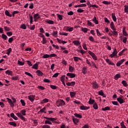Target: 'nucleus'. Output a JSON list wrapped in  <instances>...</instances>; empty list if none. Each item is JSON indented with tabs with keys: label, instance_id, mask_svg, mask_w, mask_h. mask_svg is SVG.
<instances>
[{
	"label": "nucleus",
	"instance_id": "1",
	"mask_svg": "<svg viewBox=\"0 0 128 128\" xmlns=\"http://www.w3.org/2000/svg\"><path fill=\"white\" fill-rule=\"evenodd\" d=\"M26 110H21L20 112L16 113V115L17 116H18V118H20L22 120H23V122H26V118L24 116H26Z\"/></svg>",
	"mask_w": 128,
	"mask_h": 128
},
{
	"label": "nucleus",
	"instance_id": "2",
	"mask_svg": "<svg viewBox=\"0 0 128 128\" xmlns=\"http://www.w3.org/2000/svg\"><path fill=\"white\" fill-rule=\"evenodd\" d=\"M44 118H46V120H45L44 122L45 124L52 125V122H54V120H56V118L44 117Z\"/></svg>",
	"mask_w": 128,
	"mask_h": 128
},
{
	"label": "nucleus",
	"instance_id": "3",
	"mask_svg": "<svg viewBox=\"0 0 128 128\" xmlns=\"http://www.w3.org/2000/svg\"><path fill=\"white\" fill-rule=\"evenodd\" d=\"M56 104L58 108H60V106H64V104H66V102L63 100L59 99L56 101Z\"/></svg>",
	"mask_w": 128,
	"mask_h": 128
},
{
	"label": "nucleus",
	"instance_id": "4",
	"mask_svg": "<svg viewBox=\"0 0 128 128\" xmlns=\"http://www.w3.org/2000/svg\"><path fill=\"white\" fill-rule=\"evenodd\" d=\"M88 54H90V56H92L93 60H98V58L94 53L92 52V51H88Z\"/></svg>",
	"mask_w": 128,
	"mask_h": 128
},
{
	"label": "nucleus",
	"instance_id": "5",
	"mask_svg": "<svg viewBox=\"0 0 128 128\" xmlns=\"http://www.w3.org/2000/svg\"><path fill=\"white\" fill-rule=\"evenodd\" d=\"M117 100L118 102H119L120 104H124V102H125L124 100V97H122V96L117 98Z\"/></svg>",
	"mask_w": 128,
	"mask_h": 128
},
{
	"label": "nucleus",
	"instance_id": "6",
	"mask_svg": "<svg viewBox=\"0 0 128 128\" xmlns=\"http://www.w3.org/2000/svg\"><path fill=\"white\" fill-rule=\"evenodd\" d=\"M28 98L32 102H34V100L36 98V96L30 95L28 96Z\"/></svg>",
	"mask_w": 128,
	"mask_h": 128
},
{
	"label": "nucleus",
	"instance_id": "7",
	"mask_svg": "<svg viewBox=\"0 0 128 128\" xmlns=\"http://www.w3.org/2000/svg\"><path fill=\"white\" fill-rule=\"evenodd\" d=\"M126 62L125 59H122L120 61L117 62L116 66H120L121 64H124Z\"/></svg>",
	"mask_w": 128,
	"mask_h": 128
},
{
	"label": "nucleus",
	"instance_id": "8",
	"mask_svg": "<svg viewBox=\"0 0 128 128\" xmlns=\"http://www.w3.org/2000/svg\"><path fill=\"white\" fill-rule=\"evenodd\" d=\"M40 18V14H34V22H36V20H38Z\"/></svg>",
	"mask_w": 128,
	"mask_h": 128
},
{
	"label": "nucleus",
	"instance_id": "9",
	"mask_svg": "<svg viewBox=\"0 0 128 128\" xmlns=\"http://www.w3.org/2000/svg\"><path fill=\"white\" fill-rule=\"evenodd\" d=\"M116 54H118V51L116 50V49H114V52L110 55V58H114V56H116Z\"/></svg>",
	"mask_w": 128,
	"mask_h": 128
},
{
	"label": "nucleus",
	"instance_id": "10",
	"mask_svg": "<svg viewBox=\"0 0 128 128\" xmlns=\"http://www.w3.org/2000/svg\"><path fill=\"white\" fill-rule=\"evenodd\" d=\"M7 100L8 104H10V106H11L12 108H13V106H14V102H12V100L10 98H7Z\"/></svg>",
	"mask_w": 128,
	"mask_h": 128
},
{
	"label": "nucleus",
	"instance_id": "11",
	"mask_svg": "<svg viewBox=\"0 0 128 128\" xmlns=\"http://www.w3.org/2000/svg\"><path fill=\"white\" fill-rule=\"evenodd\" d=\"M92 88L94 90H96V88H98V84L96 82H92Z\"/></svg>",
	"mask_w": 128,
	"mask_h": 128
},
{
	"label": "nucleus",
	"instance_id": "12",
	"mask_svg": "<svg viewBox=\"0 0 128 128\" xmlns=\"http://www.w3.org/2000/svg\"><path fill=\"white\" fill-rule=\"evenodd\" d=\"M86 4H80L78 5H76L74 6V8H86Z\"/></svg>",
	"mask_w": 128,
	"mask_h": 128
},
{
	"label": "nucleus",
	"instance_id": "13",
	"mask_svg": "<svg viewBox=\"0 0 128 128\" xmlns=\"http://www.w3.org/2000/svg\"><path fill=\"white\" fill-rule=\"evenodd\" d=\"M68 76H70L71 78H76V74L74 73H68L66 74Z\"/></svg>",
	"mask_w": 128,
	"mask_h": 128
},
{
	"label": "nucleus",
	"instance_id": "14",
	"mask_svg": "<svg viewBox=\"0 0 128 128\" xmlns=\"http://www.w3.org/2000/svg\"><path fill=\"white\" fill-rule=\"evenodd\" d=\"M88 108H90V107L84 106H82L80 107V110H88Z\"/></svg>",
	"mask_w": 128,
	"mask_h": 128
},
{
	"label": "nucleus",
	"instance_id": "15",
	"mask_svg": "<svg viewBox=\"0 0 128 128\" xmlns=\"http://www.w3.org/2000/svg\"><path fill=\"white\" fill-rule=\"evenodd\" d=\"M106 62L108 64H110L111 66H116V64H114V63L112 62V60H110V59H106Z\"/></svg>",
	"mask_w": 128,
	"mask_h": 128
},
{
	"label": "nucleus",
	"instance_id": "16",
	"mask_svg": "<svg viewBox=\"0 0 128 128\" xmlns=\"http://www.w3.org/2000/svg\"><path fill=\"white\" fill-rule=\"evenodd\" d=\"M66 86H74V84H76V82H67L66 84Z\"/></svg>",
	"mask_w": 128,
	"mask_h": 128
},
{
	"label": "nucleus",
	"instance_id": "17",
	"mask_svg": "<svg viewBox=\"0 0 128 128\" xmlns=\"http://www.w3.org/2000/svg\"><path fill=\"white\" fill-rule=\"evenodd\" d=\"M122 34H123V35L124 36H128V33L126 32V27H124L122 28Z\"/></svg>",
	"mask_w": 128,
	"mask_h": 128
},
{
	"label": "nucleus",
	"instance_id": "18",
	"mask_svg": "<svg viewBox=\"0 0 128 128\" xmlns=\"http://www.w3.org/2000/svg\"><path fill=\"white\" fill-rule=\"evenodd\" d=\"M36 72L38 76H42L44 75V73H42V72L40 70H37L36 71Z\"/></svg>",
	"mask_w": 128,
	"mask_h": 128
},
{
	"label": "nucleus",
	"instance_id": "19",
	"mask_svg": "<svg viewBox=\"0 0 128 128\" xmlns=\"http://www.w3.org/2000/svg\"><path fill=\"white\" fill-rule=\"evenodd\" d=\"M66 32H72L74 30V28L73 27H70V26H66Z\"/></svg>",
	"mask_w": 128,
	"mask_h": 128
},
{
	"label": "nucleus",
	"instance_id": "20",
	"mask_svg": "<svg viewBox=\"0 0 128 128\" xmlns=\"http://www.w3.org/2000/svg\"><path fill=\"white\" fill-rule=\"evenodd\" d=\"M96 102H94V100L92 99V98H90L88 104H94Z\"/></svg>",
	"mask_w": 128,
	"mask_h": 128
},
{
	"label": "nucleus",
	"instance_id": "21",
	"mask_svg": "<svg viewBox=\"0 0 128 128\" xmlns=\"http://www.w3.org/2000/svg\"><path fill=\"white\" fill-rule=\"evenodd\" d=\"M5 14L7 16H10V18H12V14H10V13L8 10L5 11Z\"/></svg>",
	"mask_w": 128,
	"mask_h": 128
},
{
	"label": "nucleus",
	"instance_id": "22",
	"mask_svg": "<svg viewBox=\"0 0 128 128\" xmlns=\"http://www.w3.org/2000/svg\"><path fill=\"white\" fill-rule=\"evenodd\" d=\"M112 18L114 20V22H116V14L114 13L112 14Z\"/></svg>",
	"mask_w": 128,
	"mask_h": 128
},
{
	"label": "nucleus",
	"instance_id": "23",
	"mask_svg": "<svg viewBox=\"0 0 128 128\" xmlns=\"http://www.w3.org/2000/svg\"><path fill=\"white\" fill-rule=\"evenodd\" d=\"M76 92H70V98H74V96H76Z\"/></svg>",
	"mask_w": 128,
	"mask_h": 128
},
{
	"label": "nucleus",
	"instance_id": "24",
	"mask_svg": "<svg viewBox=\"0 0 128 128\" xmlns=\"http://www.w3.org/2000/svg\"><path fill=\"white\" fill-rule=\"evenodd\" d=\"M6 74H8V76H12V71L10 70H7L6 72Z\"/></svg>",
	"mask_w": 128,
	"mask_h": 128
},
{
	"label": "nucleus",
	"instance_id": "25",
	"mask_svg": "<svg viewBox=\"0 0 128 128\" xmlns=\"http://www.w3.org/2000/svg\"><path fill=\"white\" fill-rule=\"evenodd\" d=\"M72 120L75 124H78V122H80V120L76 118H73Z\"/></svg>",
	"mask_w": 128,
	"mask_h": 128
},
{
	"label": "nucleus",
	"instance_id": "26",
	"mask_svg": "<svg viewBox=\"0 0 128 128\" xmlns=\"http://www.w3.org/2000/svg\"><path fill=\"white\" fill-rule=\"evenodd\" d=\"M88 72V69H86V68L84 67L82 69V72L84 74H86Z\"/></svg>",
	"mask_w": 128,
	"mask_h": 128
},
{
	"label": "nucleus",
	"instance_id": "27",
	"mask_svg": "<svg viewBox=\"0 0 128 128\" xmlns=\"http://www.w3.org/2000/svg\"><path fill=\"white\" fill-rule=\"evenodd\" d=\"M72 42H73V44H74L75 46H80V41H78V40H74V41H73Z\"/></svg>",
	"mask_w": 128,
	"mask_h": 128
},
{
	"label": "nucleus",
	"instance_id": "28",
	"mask_svg": "<svg viewBox=\"0 0 128 128\" xmlns=\"http://www.w3.org/2000/svg\"><path fill=\"white\" fill-rule=\"evenodd\" d=\"M74 60L75 62H78L79 60H82V58H80L79 57L74 56Z\"/></svg>",
	"mask_w": 128,
	"mask_h": 128
},
{
	"label": "nucleus",
	"instance_id": "29",
	"mask_svg": "<svg viewBox=\"0 0 128 128\" xmlns=\"http://www.w3.org/2000/svg\"><path fill=\"white\" fill-rule=\"evenodd\" d=\"M74 116H76V118H82V115L78 114V113H75L74 114Z\"/></svg>",
	"mask_w": 128,
	"mask_h": 128
},
{
	"label": "nucleus",
	"instance_id": "30",
	"mask_svg": "<svg viewBox=\"0 0 128 128\" xmlns=\"http://www.w3.org/2000/svg\"><path fill=\"white\" fill-rule=\"evenodd\" d=\"M93 22L95 24H98V21L96 20V17L94 16L93 18Z\"/></svg>",
	"mask_w": 128,
	"mask_h": 128
},
{
	"label": "nucleus",
	"instance_id": "31",
	"mask_svg": "<svg viewBox=\"0 0 128 128\" xmlns=\"http://www.w3.org/2000/svg\"><path fill=\"white\" fill-rule=\"evenodd\" d=\"M110 28L112 29V30H115L116 29V27H114V22H110Z\"/></svg>",
	"mask_w": 128,
	"mask_h": 128
},
{
	"label": "nucleus",
	"instance_id": "32",
	"mask_svg": "<svg viewBox=\"0 0 128 128\" xmlns=\"http://www.w3.org/2000/svg\"><path fill=\"white\" fill-rule=\"evenodd\" d=\"M120 78V74H116L114 76V80H118V78Z\"/></svg>",
	"mask_w": 128,
	"mask_h": 128
},
{
	"label": "nucleus",
	"instance_id": "33",
	"mask_svg": "<svg viewBox=\"0 0 128 128\" xmlns=\"http://www.w3.org/2000/svg\"><path fill=\"white\" fill-rule=\"evenodd\" d=\"M32 68H34V70H38V65L37 64H34Z\"/></svg>",
	"mask_w": 128,
	"mask_h": 128
},
{
	"label": "nucleus",
	"instance_id": "34",
	"mask_svg": "<svg viewBox=\"0 0 128 128\" xmlns=\"http://www.w3.org/2000/svg\"><path fill=\"white\" fill-rule=\"evenodd\" d=\"M93 108L95 110H98V106L96 102H95L94 104H93Z\"/></svg>",
	"mask_w": 128,
	"mask_h": 128
},
{
	"label": "nucleus",
	"instance_id": "35",
	"mask_svg": "<svg viewBox=\"0 0 128 128\" xmlns=\"http://www.w3.org/2000/svg\"><path fill=\"white\" fill-rule=\"evenodd\" d=\"M112 32L113 33L114 36H118V32H116V29L112 30Z\"/></svg>",
	"mask_w": 128,
	"mask_h": 128
},
{
	"label": "nucleus",
	"instance_id": "36",
	"mask_svg": "<svg viewBox=\"0 0 128 128\" xmlns=\"http://www.w3.org/2000/svg\"><path fill=\"white\" fill-rule=\"evenodd\" d=\"M110 110V106H106L105 108H102V110L104 112L106 110Z\"/></svg>",
	"mask_w": 128,
	"mask_h": 128
},
{
	"label": "nucleus",
	"instance_id": "37",
	"mask_svg": "<svg viewBox=\"0 0 128 128\" xmlns=\"http://www.w3.org/2000/svg\"><path fill=\"white\" fill-rule=\"evenodd\" d=\"M2 38H3V40H8V36H6V35L5 34H2Z\"/></svg>",
	"mask_w": 128,
	"mask_h": 128
},
{
	"label": "nucleus",
	"instance_id": "38",
	"mask_svg": "<svg viewBox=\"0 0 128 128\" xmlns=\"http://www.w3.org/2000/svg\"><path fill=\"white\" fill-rule=\"evenodd\" d=\"M46 102H48V99L46 98L41 101V104H46Z\"/></svg>",
	"mask_w": 128,
	"mask_h": 128
},
{
	"label": "nucleus",
	"instance_id": "39",
	"mask_svg": "<svg viewBox=\"0 0 128 128\" xmlns=\"http://www.w3.org/2000/svg\"><path fill=\"white\" fill-rule=\"evenodd\" d=\"M88 40H90V42H94V38L92 36H90L88 38Z\"/></svg>",
	"mask_w": 128,
	"mask_h": 128
},
{
	"label": "nucleus",
	"instance_id": "40",
	"mask_svg": "<svg viewBox=\"0 0 128 128\" xmlns=\"http://www.w3.org/2000/svg\"><path fill=\"white\" fill-rule=\"evenodd\" d=\"M69 70L70 72H72L74 70V68L72 67V66H69Z\"/></svg>",
	"mask_w": 128,
	"mask_h": 128
},
{
	"label": "nucleus",
	"instance_id": "41",
	"mask_svg": "<svg viewBox=\"0 0 128 128\" xmlns=\"http://www.w3.org/2000/svg\"><path fill=\"white\" fill-rule=\"evenodd\" d=\"M42 42L43 44H46V42H48V40H46V37H44V38H42Z\"/></svg>",
	"mask_w": 128,
	"mask_h": 128
},
{
	"label": "nucleus",
	"instance_id": "42",
	"mask_svg": "<svg viewBox=\"0 0 128 128\" xmlns=\"http://www.w3.org/2000/svg\"><path fill=\"white\" fill-rule=\"evenodd\" d=\"M62 64H64V66H66V64H68V62L66 61V60L64 59H62Z\"/></svg>",
	"mask_w": 128,
	"mask_h": 128
},
{
	"label": "nucleus",
	"instance_id": "43",
	"mask_svg": "<svg viewBox=\"0 0 128 128\" xmlns=\"http://www.w3.org/2000/svg\"><path fill=\"white\" fill-rule=\"evenodd\" d=\"M29 16H30V24H32V22H34V20H32L34 18L30 14L29 15Z\"/></svg>",
	"mask_w": 128,
	"mask_h": 128
},
{
	"label": "nucleus",
	"instance_id": "44",
	"mask_svg": "<svg viewBox=\"0 0 128 128\" xmlns=\"http://www.w3.org/2000/svg\"><path fill=\"white\" fill-rule=\"evenodd\" d=\"M20 28H22V30H26V26L24 24H22L20 25Z\"/></svg>",
	"mask_w": 128,
	"mask_h": 128
},
{
	"label": "nucleus",
	"instance_id": "45",
	"mask_svg": "<svg viewBox=\"0 0 128 128\" xmlns=\"http://www.w3.org/2000/svg\"><path fill=\"white\" fill-rule=\"evenodd\" d=\"M81 30L82 32H83L86 33V32H88V28H82Z\"/></svg>",
	"mask_w": 128,
	"mask_h": 128
},
{
	"label": "nucleus",
	"instance_id": "46",
	"mask_svg": "<svg viewBox=\"0 0 128 128\" xmlns=\"http://www.w3.org/2000/svg\"><path fill=\"white\" fill-rule=\"evenodd\" d=\"M8 124H10V126H16V124L14 122H9Z\"/></svg>",
	"mask_w": 128,
	"mask_h": 128
},
{
	"label": "nucleus",
	"instance_id": "47",
	"mask_svg": "<svg viewBox=\"0 0 128 128\" xmlns=\"http://www.w3.org/2000/svg\"><path fill=\"white\" fill-rule=\"evenodd\" d=\"M56 16H57L58 18L60 20H62V15L56 14Z\"/></svg>",
	"mask_w": 128,
	"mask_h": 128
},
{
	"label": "nucleus",
	"instance_id": "48",
	"mask_svg": "<svg viewBox=\"0 0 128 128\" xmlns=\"http://www.w3.org/2000/svg\"><path fill=\"white\" fill-rule=\"evenodd\" d=\"M12 48H9L8 50H7V52L6 53V54H8V56H10V52H12Z\"/></svg>",
	"mask_w": 128,
	"mask_h": 128
},
{
	"label": "nucleus",
	"instance_id": "49",
	"mask_svg": "<svg viewBox=\"0 0 128 128\" xmlns=\"http://www.w3.org/2000/svg\"><path fill=\"white\" fill-rule=\"evenodd\" d=\"M122 84H123V86H128V83H126V81L123 80L122 81Z\"/></svg>",
	"mask_w": 128,
	"mask_h": 128
},
{
	"label": "nucleus",
	"instance_id": "50",
	"mask_svg": "<svg viewBox=\"0 0 128 128\" xmlns=\"http://www.w3.org/2000/svg\"><path fill=\"white\" fill-rule=\"evenodd\" d=\"M25 74H26V76H31V78H34V76H32V74L28 72H25Z\"/></svg>",
	"mask_w": 128,
	"mask_h": 128
},
{
	"label": "nucleus",
	"instance_id": "51",
	"mask_svg": "<svg viewBox=\"0 0 128 128\" xmlns=\"http://www.w3.org/2000/svg\"><path fill=\"white\" fill-rule=\"evenodd\" d=\"M60 36H68V33L62 32H60Z\"/></svg>",
	"mask_w": 128,
	"mask_h": 128
},
{
	"label": "nucleus",
	"instance_id": "52",
	"mask_svg": "<svg viewBox=\"0 0 128 128\" xmlns=\"http://www.w3.org/2000/svg\"><path fill=\"white\" fill-rule=\"evenodd\" d=\"M4 30L6 31V32H10V28L8 27V26H4Z\"/></svg>",
	"mask_w": 128,
	"mask_h": 128
},
{
	"label": "nucleus",
	"instance_id": "53",
	"mask_svg": "<svg viewBox=\"0 0 128 128\" xmlns=\"http://www.w3.org/2000/svg\"><path fill=\"white\" fill-rule=\"evenodd\" d=\"M122 42L124 44H126V42L128 40V38L126 37H123L122 38Z\"/></svg>",
	"mask_w": 128,
	"mask_h": 128
},
{
	"label": "nucleus",
	"instance_id": "54",
	"mask_svg": "<svg viewBox=\"0 0 128 128\" xmlns=\"http://www.w3.org/2000/svg\"><path fill=\"white\" fill-rule=\"evenodd\" d=\"M22 106H26V102H24V100H20Z\"/></svg>",
	"mask_w": 128,
	"mask_h": 128
},
{
	"label": "nucleus",
	"instance_id": "55",
	"mask_svg": "<svg viewBox=\"0 0 128 128\" xmlns=\"http://www.w3.org/2000/svg\"><path fill=\"white\" fill-rule=\"evenodd\" d=\"M64 78H66V75H63L60 78V80L61 82H64Z\"/></svg>",
	"mask_w": 128,
	"mask_h": 128
},
{
	"label": "nucleus",
	"instance_id": "56",
	"mask_svg": "<svg viewBox=\"0 0 128 128\" xmlns=\"http://www.w3.org/2000/svg\"><path fill=\"white\" fill-rule=\"evenodd\" d=\"M50 58V54H45L43 56L44 58Z\"/></svg>",
	"mask_w": 128,
	"mask_h": 128
},
{
	"label": "nucleus",
	"instance_id": "57",
	"mask_svg": "<svg viewBox=\"0 0 128 128\" xmlns=\"http://www.w3.org/2000/svg\"><path fill=\"white\" fill-rule=\"evenodd\" d=\"M121 128H126V126H124V122H122L120 124Z\"/></svg>",
	"mask_w": 128,
	"mask_h": 128
},
{
	"label": "nucleus",
	"instance_id": "58",
	"mask_svg": "<svg viewBox=\"0 0 128 128\" xmlns=\"http://www.w3.org/2000/svg\"><path fill=\"white\" fill-rule=\"evenodd\" d=\"M47 24H54V21L52 20H49L46 22Z\"/></svg>",
	"mask_w": 128,
	"mask_h": 128
},
{
	"label": "nucleus",
	"instance_id": "59",
	"mask_svg": "<svg viewBox=\"0 0 128 128\" xmlns=\"http://www.w3.org/2000/svg\"><path fill=\"white\" fill-rule=\"evenodd\" d=\"M18 64H19V66H24V62L18 60Z\"/></svg>",
	"mask_w": 128,
	"mask_h": 128
},
{
	"label": "nucleus",
	"instance_id": "60",
	"mask_svg": "<svg viewBox=\"0 0 128 128\" xmlns=\"http://www.w3.org/2000/svg\"><path fill=\"white\" fill-rule=\"evenodd\" d=\"M96 32L98 36H102V34L100 33V32L98 29H96Z\"/></svg>",
	"mask_w": 128,
	"mask_h": 128
},
{
	"label": "nucleus",
	"instance_id": "61",
	"mask_svg": "<svg viewBox=\"0 0 128 128\" xmlns=\"http://www.w3.org/2000/svg\"><path fill=\"white\" fill-rule=\"evenodd\" d=\"M87 24L90 26H92V22H90V20L87 21Z\"/></svg>",
	"mask_w": 128,
	"mask_h": 128
},
{
	"label": "nucleus",
	"instance_id": "62",
	"mask_svg": "<svg viewBox=\"0 0 128 128\" xmlns=\"http://www.w3.org/2000/svg\"><path fill=\"white\" fill-rule=\"evenodd\" d=\"M46 107H44L43 108L41 109L40 111L39 112H46Z\"/></svg>",
	"mask_w": 128,
	"mask_h": 128
},
{
	"label": "nucleus",
	"instance_id": "63",
	"mask_svg": "<svg viewBox=\"0 0 128 128\" xmlns=\"http://www.w3.org/2000/svg\"><path fill=\"white\" fill-rule=\"evenodd\" d=\"M20 12L18 11H14L12 12V14L13 16H14V14H18Z\"/></svg>",
	"mask_w": 128,
	"mask_h": 128
},
{
	"label": "nucleus",
	"instance_id": "64",
	"mask_svg": "<svg viewBox=\"0 0 128 128\" xmlns=\"http://www.w3.org/2000/svg\"><path fill=\"white\" fill-rule=\"evenodd\" d=\"M42 128H50V126L48 124H45L42 126Z\"/></svg>",
	"mask_w": 128,
	"mask_h": 128
}]
</instances>
